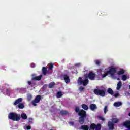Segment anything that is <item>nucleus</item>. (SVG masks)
<instances>
[{"instance_id":"19","label":"nucleus","mask_w":130,"mask_h":130,"mask_svg":"<svg viewBox=\"0 0 130 130\" xmlns=\"http://www.w3.org/2000/svg\"><path fill=\"white\" fill-rule=\"evenodd\" d=\"M121 102H117L114 103V106H115L116 107H118L119 106H121Z\"/></svg>"},{"instance_id":"32","label":"nucleus","mask_w":130,"mask_h":130,"mask_svg":"<svg viewBox=\"0 0 130 130\" xmlns=\"http://www.w3.org/2000/svg\"><path fill=\"white\" fill-rule=\"evenodd\" d=\"M24 128L27 130L31 129V126H24Z\"/></svg>"},{"instance_id":"26","label":"nucleus","mask_w":130,"mask_h":130,"mask_svg":"<svg viewBox=\"0 0 130 130\" xmlns=\"http://www.w3.org/2000/svg\"><path fill=\"white\" fill-rule=\"evenodd\" d=\"M81 129L88 130L89 129V127H88L87 125H82L81 127Z\"/></svg>"},{"instance_id":"18","label":"nucleus","mask_w":130,"mask_h":130,"mask_svg":"<svg viewBox=\"0 0 130 130\" xmlns=\"http://www.w3.org/2000/svg\"><path fill=\"white\" fill-rule=\"evenodd\" d=\"M41 78H42V75H40L39 76H36L35 77L32 78V80H37L38 81H39L41 79Z\"/></svg>"},{"instance_id":"39","label":"nucleus","mask_w":130,"mask_h":130,"mask_svg":"<svg viewBox=\"0 0 130 130\" xmlns=\"http://www.w3.org/2000/svg\"><path fill=\"white\" fill-rule=\"evenodd\" d=\"M0 90L1 91H4V87H3L2 86H0Z\"/></svg>"},{"instance_id":"36","label":"nucleus","mask_w":130,"mask_h":130,"mask_svg":"<svg viewBox=\"0 0 130 130\" xmlns=\"http://www.w3.org/2000/svg\"><path fill=\"white\" fill-rule=\"evenodd\" d=\"M75 67H80L81 66V63H78L75 64Z\"/></svg>"},{"instance_id":"11","label":"nucleus","mask_w":130,"mask_h":130,"mask_svg":"<svg viewBox=\"0 0 130 130\" xmlns=\"http://www.w3.org/2000/svg\"><path fill=\"white\" fill-rule=\"evenodd\" d=\"M23 101V98H19L14 102V105H19Z\"/></svg>"},{"instance_id":"16","label":"nucleus","mask_w":130,"mask_h":130,"mask_svg":"<svg viewBox=\"0 0 130 130\" xmlns=\"http://www.w3.org/2000/svg\"><path fill=\"white\" fill-rule=\"evenodd\" d=\"M90 108L91 110H95V109H97V107L96 106L95 104H93L90 105Z\"/></svg>"},{"instance_id":"9","label":"nucleus","mask_w":130,"mask_h":130,"mask_svg":"<svg viewBox=\"0 0 130 130\" xmlns=\"http://www.w3.org/2000/svg\"><path fill=\"white\" fill-rule=\"evenodd\" d=\"M100 130L101 129V125L100 124H98L96 126L95 124H91L90 126V129Z\"/></svg>"},{"instance_id":"42","label":"nucleus","mask_w":130,"mask_h":130,"mask_svg":"<svg viewBox=\"0 0 130 130\" xmlns=\"http://www.w3.org/2000/svg\"><path fill=\"white\" fill-rule=\"evenodd\" d=\"M116 79H117L118 81H119V80H120V79H119V78H118V77L116 78Z\"/></svg>"},{"instance_id":"12","label":"nucleus","mask_w":130,"mask_h":130,"mask_svg":"<svg viewBox=\"0 0 130 130\" xmlns=\"http://www.w3.org/2000/svg\"><path fill=\"white\" fill-rule=\"evenodd\" d=\"M121 79L122 80V81H126L128 79H129V76H128V75H123L121 76Z\"/></svg>"},{"instance_id":"3","label":"nucleus","mask_w":130,"mask_h":130,"mask_svg":"<svg viewBox=\"0 0 130 130\" xmlns=\"http://www.w3.org/2000/svg\"><path fill=\"white\" fill-rule=\"evenodd\" d=\"M105 92H106V89L104 87H101V88L94 89V94L98 96H101V97H104L105 96Z\"/></svg>"},{"instance_id":"25","label":"nucleus","mask_w":130,"mask_h":130,"mask_svg":"<svg viewBox=\"0 0 130 130\" xmlns=\"http://www.w3.org/2000/svg\"><path fill=\"white\" fill-rule=\"evenodd\" d=\"M17 107H18V108H20V109H23V108H24V106L23 103H20L18 105Z\"/></svg>"},{"instance_id":"5","label":"nucleus","mask_w":130,"mask_h":130,"mask_svg":"<svg viewBox=\"0 0 130 130\" xmlns=\"http://www.w3.org/2000/svg\"><path fill=\"white\" fill-rule=\"evenodd\" d=\"M79 115L81 116L79 118V121L80 123L83 124L85 121V117H86V111L84 110H81V111L79 113Z\"/></svg>"},{"instance_id":"15","label":"nucleus","mask_w":130,"mask_h":130,"mask_svg":"<svg viewBox=\"0 0 130 130\" xmlns=\"http://www.w3.org/2000/svg\"><path fill=\"white\" fill-rule=\"evenodd\" d=\"M15 90H19L20 93H25L26 91V88H16Z\"/></svg>"},{"instance_id":"14","label":"nucleus","mask_w":130,"mask_h":130,"mask_svg":"<svg viewBox=\"0 0 130 130\" xmlns=\"http://www.w3.org/2000/svg\"><path fill=\"white\" fill-rule=\"evenodd\" d=\"M124 126L130 130V121H126V122H124Z\"/></svg>"},{"instance_id":"28","label":"nucleus","mask_w":130,"mask_h":130,"mask_svg":"<svg viewBox=\"0 0 130 130\" xmlns=\"http://www.w3.org/2000/svg\"><path fill=\"white\" fill-rule=\"evenodd\" d=\"M62 96V93H61V92H58L56 95V97H57V98H60V97H61Z\"/></svg>"},{"instance_id":"41","label":"nucleus","mask_w":130,"mask_h":130,"mask_svg":"<svg viewBox=\"0 0 130 130\" xmlns=\"http://www.w3.org/2000/svg\"><path fill=\"white\" fill-rule=\"evenodd\" d=\"M29 122L30 123H32V118H30V119H29Z\"/></svg>"},{"instance_id":"2","label":"nucleus","mask_w":130,"mask_h":130,"mask_svg":"<svg viewBox=\"0 0 130 130\" xmlns=\"http://www.w3.org/2000/svg\"><path fill=\"white\" fill-rule=\"evenodd\" d=\"M95 77H96V74L93 72H90L88 75L85 74L84 77L82 78V77H79L77 80V83L78 85H83V86H87L89 83V80L93 81L95 80Z\"/></svg>"},{"instance_id":"10","label":"nucleus","mask_w":130,"mask_h":130,"mask_svg":"<svg viewBox=\"0 0 130 130\" xmlns=\"http://www.w3.org/2000/svg\"><path fill=\"white\" fill-rule=\"evenodd\" d=\"M5 87L6 88L5 94L6 95H10V88H9V87H10V85L8 83H5Z\"/></svg>"},{"instance_id":"27","label":"nucleus","mask_w":130,"mask_h":130,"mask_svg":"<svg viewBox=\"0 0 130 130\" xmlns=\"http://www.w3.org/2000/svg\"><path fill=\"white\" fill-rule=\"evenodd\" d=\"M82 107L83 109H84V110H88V109H89L88 106L86 105L85 104H83L82 105Z\"/></svg>"},{"instance_id":"35","label":"nucleus","mask_w":130,"mask_h":130,"mask_svg":"<svg viewBox=\"0 0 130 130\" xmlns=\"http://www.w3.org/2000/svg\"><path fill=\"white\" fill-rule=\"evenodd\" d=\"M114 96H115V97H118V96H119V93H115Z\"/></svg>"},{"instance_id":"4","label":"nucleus","mask_w":130,"mask_h":130,"mask_svg":"<svg viewBox=\"0 0 130 130\" xmlns=\"http://www.w3.org/2000/svg\"><path fill=\"white\" fill-rule=\"evenodd\" d=\"M8 117L10 119H12L14 121H18V120H20V119L21 116L20 114H18L15 113H11L9 114Z\"/></svg>"},{"instance_id":"37","label":"nucleus","mask_w":130,"mask_h":130,"mask_svg":"<svg viewBox=\"0 0 130 130\" xmlns=\"http://www.w3.org/2000/svg\"><path fill=\"white\" fill-rule=\"evenodd\" d=\"M31 68H35V63H31L30 65Z\"/></svg>"},{"instance_id":"23","label":"nucleus","mask_w":130,"mask_h":130,"mask_svg":"<svg viewBox=\"0 0 130 130\" xmlns=\"http://www.w3.org/2000/svg\"><path fill=\"white\" fill-rule=\"evenodd\" d=\"M27 83L29 85V86H31L32 87H34V86H35V85H36L35 82H34L33 81H28Z\"/></svg>"},{"instance_id":"30","label":"nucleus","mask_w":130,"mask_h":130,"mask_svg":"<svg viewBox=\"0 0 130 130\" xmlns=\"http://www.w3.org/2000/svg\"><path fill=\"white\" fill-rule=\"evenodd\" d=\"M108 111V108L107 107V106H105L104 109V112L105 113V114H106V113Z\"/></svg>"},{"instance_id":"21","label":"nucleus","mask_w":130,"mask_h":130,"mask_svg":"<svg viewBox=\"0 0 130 130\" xmlns=\"http://www.w3.org/2000/svg\"><path fill=\"white\" fill-rule=\"evenodd\" d=\"M121 85H122L121 81H119V82L117 85V90H119V89L121 88Z\"/></svg>"},{"instance_id":"17","label":"nucleus","mask_w":130,"mask_h":130,"mask_svg":"<svg viewBox=\"0 0 130 130\" xmlns=\"http://www.w3.org/2000/svg\"><path fill=\"white\" fill-rule=\"evenodd\" d=\"M27 98L28 101H31V100H32V98H33V96H32V94L28 93L27 94Z\"/></svg>"},{"instance_id":"24","label":"nucleus","mask_w":130,"mask_h":130,"mask_svg":"<svg viewBox=\"0 0 130 130\" xmlns=\"http://www.w3.org/2000/svg\"><path fill=\"white\" fill-rule=\"evenodd\" d=\"M55 85V83L54 82H52L49 84V88H53Z\"/></svg>"},{"instance_id":"40","label":"nucleus","mask_w":130,"mask_h":130,"mask_svg":"<svg viewBox=\"0 0 130 130\" xmlns=\"http://www.w3.org/2000/svg\"><path fill=\"white\" fill-rule=\"evenodd\" d=\"M69 124H70V125H74V122H70Z\"/></svg>"},{"instance_id":"31","label":"nucleus","mask_w":130,"mask_h":130,"mask_svg":"<svg viewBox=\"0 0 130 130\" xmlns=\"http://www.w3.org/2000/svg\"><path fill=\"white\" fill-rule=\"evenodd\" d=\"M75 111H76V112L80 113V112H81L82 110L80 111V109L78 108V107H76Z\"/></svg>"},{"instance_id":"6","label":"nucleus","mask_w":130,"mask_h":130,"mask_svg":"<svg viewBox=\"0 0 130 130\" xmlns=\"http://www.w3.org/2000/svg\"><path fill=\"white\" fill-rule=\"evenodd\" d=\"M48 66H49V67H48V71L46 67H43L42 72H43V75H46V74H47V72L48 73V74H49V73H52V69H53V64L50 63L48 64Z\"/></svg>"},{"instance_id":"38","label":"nucleus","mask_w":130,"mask_h":130,"mask_svg":"<svg viewBox=\"0 0 130 130\" xmlns=\"http://www.w3.org/2000/svg\"><path fill=\"white\" fill-rule=\"evenodd\" d=\"M79 90H80V91H83V90H84V87H80L79 88Z\"/></svg>"},{"instance_id":"33","label":"nucleus","mask_w":130,"mask_h":130,"mask_svg":"<svg viewBox=\"0 0 130 130\" xmlns=\"http://www.w3.org/2000/svg\"><path fill=\"white\" fill-rule=\"evenodd\" d=\"M61 114H68V112L67 111H61Z\"/></svg>"},{"instance_id":"8","label":"nucleus","mask_w":130,"mask_h":130,"mask_svg":"<svg viewBox=\"0 0 130 130\" xmlns=\"http://www.w3.org/2000/svg\"><path fill=\"white\" fill-rule=\"evenodd\" d=\"M40 100H41V96H40V95H37L35 100L32 102V105H34V106H36L37 103H39V102H40Z\"/></svg>"},{"instance_id":"34","label":"nucleus","mask_w":130,"mask_h":130,"mask_svg":"<svg viewBox=\"0 0 130 130\" xmlns=\"http://www.w3.org/2000/svg\"><path fill=\"white\" fill-rule=\"evenodd\" d=\"M99 119H100V120H102L103 121L105 120V119H104V118L102 117H99Z\"/></svg>"},{"instance_id":"29","label":"nucleus","mask_w":130,"mask_h":130,"mask_svg":"<svg viewBox=\"0 0 130 130\" xmlns=\"http://www.w3.org/2000/svg\"><path fill=\"white\" fill-rule=\"evenodd\" d=\"M94 62L95 64H97V66H99V64L101 63V61L100 60H94Z\"/></svg>"},{"instance_id":"7","label":"nucleus","mask_w":130,"mask_h":130,"mask_svg":"<svg viewBox=\"0 0 130 130\" xmlns=\"http://www.w3.org/2000/svg\"><path fill=\"white\" fill-rule=\"evenodd\" d=\"M118 122V119L116 118H113L112 120V122H109L108 125L109 127V129L113 130L114 128V124L113 123H117Z\"/></svg>"},{"instance_id":"22","label":"nucleus","mask_w":130,"mask_h":130,"mask_svg":"<svg viewBox=\"0 0 130 130\" xmlns=\"http://www.w3.org/2000/svg\"><path fill=\"white\" fill-rule=\"evenodd\" d=\"M107 92H108V93H109V94H110V95H113L114 94L113 90H112V89H111V88H109L108 89Z\"/></svg>"},{"instance_id":"1","label":"nucleus","mask_w":130,"mask_h":130,"mask_svg":"<svg viewBox=\"0 0 130 130\" xmlns=\"http://www.w3.org/2000/svg\"><path fill=\"white\" fill-rule=\"evenodd\" d=\"M116 71L117 69L114 66H110L105 70L99 69L96 71L98 80H103L107 77L109 74L113 79H116L119 76L124 74V70L122 69L118 71L117 74Z\"/></svg>"},{"instance_id":"13","label":"nucleus","mask_w":130,"mask_h":130,"mask_svg":"<svg viewBox=\"0 0 130 130\" xmlns=\"http://www.w3.org/2000/svg\"><path fill=\"white\" fill-rule=\"evenodd\" d=\"M63 78L64 79L65 83H66V84H69V82L70 81L69 76L64 75H63Z\"/></svg>"},{"instance_id":"20","label":"nucleus","mask_w":130,"mask_h":130,"mask_svg":"<svg viewBox=\"0 0 130 130\" xmlns=\"http://www.w3.org/2000/svg\"><path fill=\"white\" fill-rule=\"evenodd\" d=\"M21 118L22 119H27L28 118V117L27 116V115L26 114L23 113L21 114Z\"/></svg>"}]
</instances>
